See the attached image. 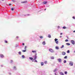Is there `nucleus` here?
Listing matches in <instances>:
<instances>
[{
    "label": "nucleus",
    "instance_id": "nucleus-19",
    "mask_svg": "<svg viewBox=\"0 0 75 75\" xmlns=\"http://www.w3.org/2000/svg\"><path fill=\"white\" fill-rule=\"evenodd\" d=\"M48 37H49V38H51V35H48Z\"/></svg>",
    "mask_w": 75,
    "mask_h": 75
},
{
    "label": "nucleus",
    "instance_id": "nucleus-42",
    "mask_svg": "<svg viewBox=\"0 0 75 75\" xmlns=\"http://www.w3.org/2000/svg\"><path fill=\"white\" fill-rule=\"evenodd\" d=\"M35 56H36V55H37V53H35Z\"/></svg>",
    "mask_w": 75,
    "mask_h": 75
},
{
    "label": "nucleus",
    "instance_id": "nucleus-9",
    "mask_svg": "<svg viewBox=\"0 0 75 75\" xmlns=\"http://www.w3.org/2000/svg\"><path fill=\"white\" fill-rule=\"evenodd\" d=\"M29 59H30L31 61H32V60H34L33 58V57H30L29 58Z\"/></svg>",
    "mask_w": 75,
    "mask_h": 75
},
{
    "label": "nucleus",
    "instance_id": "nucleus-27",
    "mask_svg": "<svg viewBox=\"0 0 75 75\" xmlns=\"http://www.w3.org/2000/svg\"><path fill=\"white\" fill-rule=\"evenodd\" d=\"M51 59H54V57H51Z\"/></svg>",
    "mask_w": 75,
    "mask_h": 75
},
{
    "label": "nucleus",
    "instance_id": "nucleus-12",
    "mask_svg": "<svg viewBox=\"0 0 75 75\" xmlns=\"http://www.w3.org/2000/svg\"><path fill=\"white\" fill-rule=\"evenodd\" d=\"M47 3V2H44L43 3V4H46Z\"/></svg>",
    "mask_w": 75,
    "mask_h": 75
},
{
    "label": "nucleus",
    "instance_id": "nucleus-22",
    "mask_svg": "<svg viewBox=\"0 0 75 75\" xmlns=\"http://www.w3.org/2000/svg\"><path fill=\"white\" fill-rule=\"evenodd\" d=\"M22 58H24V55H22Z\"/></svg>",
    "mask_w": 75,
    "mask_h": 75
},
{
    "label": "nucleus",
    "instance_id": "nucleus-13",
    "mask_svg": "<svg viewBox=\"0 0 75 75\" xmlns=\"http://www.w3.org/2000/svg\"><path fill=\"white\" fill-rule=\"evenodd\" d=\"M42 44L43 45H45V42H43Z\"/></svg>",
    "mask_w": 75,
    "mask_h": 75
},
{
    "label": "nucleus",
    "instance_id": "nucleus-11",
    "mask_svg": "<svg viewBox=\"0 0 75 75\" xmlns=\"http://www.w3.org/2000/svg\"><path fill=\"white\" fill-rule=\"evenodd\" d=\"M60 75H64V74H63V73L62 72H60Z\"/></svg>",
    "mask_w": 75,
    "mask_h": 75
},
{
    "label": "nucleus",
    "instance_id": "nucleus-41",
    "mask_svg": "<svg viewBox=\"0 0 75 75\" xmlns=\"http://www.w3.org/2000/svg\"><path fill=\"white\" fill-rule=\"evenodd\" d=\"M58 28H59V26H58Z\"/></svg>",
    "mask_w": 75,
    "mask_h": 75
},
{
    "label": "nucleus",
    "instance_id": "nucleus-23",
    "mask_svg": "<svg viewBox=\"0 0 75 75\" xmlns=\"http://www.w3.org/2000/svg\"><path fill=\"white\" fill-rule=\"evenodd\" d=\"M63 29H65L66 28V27L64 26L63 27Z\"/></svg>",
    "mask_w": 75,
    "mask_h": 75
},
{
    "label": "nucleus",
    "instance_id": "nucleus-44",
    "mask_svg": "<svg viewBox=\"0 0 75 75\" xmlns=\"http://www.w3.org/2000/svg\"><path fill=\"white\" fill-rule=\"evenodd\" d=\"M35 62H37V61L36 60H35Z\"/></svg>",
    "mask_w": 75,
    "mask_h": 75
},
{
    "label": "nucleus",
    "instance_id": "nucleus-43",
    "mask_svg": "<svg viewBox=\"0 0 75 75\" xmlns=\"http://www.w3.org/2000/svg\"><path fill=\"white\" fill-rule=\"evenodd\" d=\"M11 62H13V60H11Z\"/></svg>",
    "mask_w": 75,
    "mask_h": 75
},
{
    "label": "nucleus",
    "instance_id": "nucleus-51",
    "mask_svg": "<svg viewBox=\"0 0 75 75\" xmlns=\"http://www.w3.org/2000/svg\"><path fill=\"white\" fill-rule=\"evenodd\" d=\"M55 75H56V73H55Z\"/></svg>",
    "mask_w": 75,
    "mask_h": 75
},
{
    "label": "nucleus",
    "instance_id": "nucleus-24",
    "mask_svg": "<svg viewBox=\"0 0 75 75\" xmlns=\"http://www.w3.org/2000/svg\"><path fill=\"white\" fill-rule=\"evenodd\" d=\"M65 42H68V39H66L65 40Z\"/></svg>",
    "mask_w": 75,
    "mask_h": 75
},
{
    "label": "nucleus",
    "instance_id": "nucleus-48",
    "mask_svg": "<svg viewBox=\"0 0 75 75\" xmlns=\"http://www.w3.org/2000/svg\"><path fill=\"white\" fill-rule=\"evenodd\" d=\"M45 11L46 10V9H45Z\"/></svg>",
    "mask_w": 75,
    "mask_h": 75
},
{
    "label": "nucleus",
    "instance_id": "nucleus-34",
    "mask_svg": "<svg viewBox=\"0 0 75 75\" xmlns=\"http://www.w3.org/2000/svg\"><path fill=\"white\" fill-rule=\"evenodd\" d=\"M25 3V1L22 2H21V3Z\"/></svg>",
    "mask_w": 75,
    "mask_h": 75
},
{
    "label": "nucleus",
    "instance_id": "nucleus-14",
    "mask_svg": "<svg viewBox=\"0 0 75 75\" xmlns=\"http://www.w3.org/2000/svg\"><path fill=\"white\" fill-rule=\"evenodd\" d=\"M56 48V50H58V49H59V47H58L56 46L55 47Z\"/></svg>",
    "mask_w": 75,
    "mask_h": 75
},
{
    "label": "nucleus",
    "instance_id": "nucleus-20",
    "mask_svg": "<svg viewBox=\"0 0 75 75\" xmlns=\"http://www.w3.org/2000/svg\"><path fill=\"white\" fill-rule=\"evenodd\" d=\"M44 63L45 64H47V61H46Z\"/></svg>",
    "mask_w": 75,
    "mask_h": 75
},
{
    "label": "nucleus",
    "instance_id": "nucleus-6",
    "mask_svg": "<svg viewBox=\"0 0 75 75\" xmlns=\"http://www.w3.org/2000/svg\"><path fill=\"white\" fill-rule=\"evenodd\" d=\"M34 59H33V60H35V59H37V56H34Z\"/></svg>",
    "mask_w": 75,
    "mask_h": 75
},
{
    "label": "nucleus",
    "instance_id": "nucleus-35",
    "mask_svg": "<svg viewBox=\"0 0 75 75\" xmlns=\"http://www.w3.org/2000/svg\"><path fill=\"white\" fill-rule=\"evenodd\" d=\"M73 19H75V17H74V16H73Z\"/></svg>",
    "mask_w": 75,
    "mask_h": 75
},
{
    "label": "nucleus",
    "instance_id": "nucleus-2",
    "mask_svg": "<svg viewBox=\"0 0 75 75\" xmlns=\"http://www.w3.org/2000/svg\"><path fill=\"white\" fill-rule=\"evenodd\" d=\"M49 51L50 52H54V50L52 49H49Z\"/></svg>",
    "mask_w": 75,
    "mask_h": 75
},
{
    "label": "nucleus",
    "instance_id": "nucleus-5",
    "mask_svg": "<svg viewBox=\"0 0 75 75\" xmlns=\"http://www.w3.org/2000/svg\"><path fill=\"white\" fill-rule=\"evenodd\" d=\"M65 54H66V53H65V52H62V54L63 55H65Z\"/></svg>",
    "mask_w": 75,
    "mask_h": 75
},
{
    "label": "nucleus",
    "instance_id": "nucleus-15",
    "mask_svg": "<svg viewBox=\"0 0 75 75\" xmlns=\"http://www.w3.org/2000/svg\"><path fill=\"white\" fill-rule=\"evenodd\" d=\"M41 65L42 66H43V65H44V63L43 62H42L41 63Z\"/></svg>",
    "mask_w": 75,
    "mask_h": 75
},
{
    "label": "nucleus",
    "instance_id": "nucleus-46",
    "mask_svg": "<svg viewBox=\"0 0 75 75\" xmlns=\"http://www.w3.org/2000/svg\"><path fill=\"white\" fill-rule=\"evenodd\" d=\"M30 14H28V16H30Z\"/></svg>",
    "mask_w": 75,
    "mask_h": 75
},
{
    "label": "nucleus",
    "instance_id": "nucleus-17",
    "mask_svg": "<svg viewBox=\"0 0 75 75\" xmlns=\"http://www.w3.org/2000/svg\"><path fill=\"white\" fill-rule=\"evenodd\" d=\"M64 45H62V47H61V48H64Z\"/></svg>",
    "mask_w": 75,
    "mask_h": 75
},
{
    "label": "nucleus",
    "instance_id": "nucleus-31",
    "mask_svg": "<svg viewBox=\"0 0 75 75\" xmlns=\"http://www.w3.org/2000/svg\"><path fill=\"white\" fill-rule=\"evenodd\" d=\"M64 63H66V62H67V61L65 60H64Z\"/></svg>",
    "mask_w": 75,
    "mask_h": 75
},
{
    "label": "nucleus",
    "instance_id": "nucleus-3",
    "mask_svg": "<svg viewBox=\"0 0 75 75\" xmlns=\"http://www.w3.org/2000/svg\"><path fill=\"white\" fill-rule=\"evenodd\" d=\"M71 42L72 43V44H73V45H74L75 44V41L73 40H71Z\"/></svg>",
    "mask_w": 75,
    "mask_h": 75
},
{
    "label": "nucleus",
    "instance_id": "nucleus-39",
    "mask_svg": "<svg viewBox=\"0 0 75 75\" xmlns=\"http://www.w3.org/2000/svg\"><path fill=\"white\" fill-rule=\"evenodd\" d=\"M62 37V36H60V37H59V38H61Z\"/></svg>",
    "mask_w": 75,
    "mask_h": 75
},
{
    "label": "nucleus",
    "instance_id": "nucleus-32",
    "mask_svg": "<svg viewBox=\"0 0 75 75\" xmlns=\"http://www.w3.org/2000/svg\"><path fill=\"white\" fill-rule=\"evenodd\" d=\"M40 38H43V37H42V36H40Z\"/></svg>",
    "mask_w": 75,
    "mask_h": 75
},
{
    "label": "nucleus",
    "instance_id": "nucleus-29",
    "mask_svg": "<svg viewBox=\"0 0 75 75\" xmlns=\"http://www.w3.org/2000/svg\"><path fill=\"white\" fill-rule=\"evenodd\" d=\"M64 74H67V71H65V72H64Z\"/></svg>",
    "mask_w": 75,
    "mask_h": 75
},
{
    "label": "nucleus",
    "instance_id": "nucleus-37",
    "mask_svg": "<svg viewBox=\"0 0 75 75\" xmlns=\"http://www.w3.org/2000/svg\"><path fill=\"white\" fill-rule=\"evenodd\" d=\"M22 45H24V43H22Z\"/></svg>",
    "mask_w": 75,
    "mask_h": 75
},
{
    "label": "nucleus",
    "instance_id": "nucleus-18",
    "mask_svg": "<svg viewBox=\"0 0 75 75\" xmlns=\"http://www.w3.org/2000/svg\"><path fill=\"white\" fill-rule=\"evenodd\" d=\"M21 52H18V54L19 55H21Z\"/></svg>",
    "mask_w": 75,
    "mask_h": 75
},
{
    "label": "nucleus",
    "instance_id": "nucleus-28",
    "mask_svg": "<svg viewBox=\"0 0 75 75\" xmlns=\"http://www.w3.org/2000/svg\"><path fill=\"white\" fill-rule=\"evenodd\" d=\"M23 52H25V51H26V50H22Z\"/></svg>",
    "mask_w": 75,
    "mask_h": 75
},
{
    "label": "nucleus",
    "instance_id": "nucleus-4",
    "mask_svg": "<svg viewBox=\"0 0 75 75\" xmlns=\"http://www.w3.org/2000/svg\"><path fill=\"white\" fill-rule=\"evenodd\" d=\"M69 65L70 66H72L73 65V63L72 62H70Z\"/></svg>",
    "mask_w": 75,
    "mask_h": 75
},
{
    "label": "nucleus",
    "instance_id": "nucleus-26",
    "mask_svg": "<svg viewBox=\"0 0 75 75\" xmlns=\"http://www.w3.org/2000/svg\"><path fill=\"white\" fill-rule=\"evenodd\" d=\"M5 43H8V42L6 40H5Z\"/></svg>",
    "mask_w": 75,
    "mask_h": 75
},
{
    "label": "nucleus",
    "instance_id": "nucleus-33",
    "mask_svg": "<svg viewBox=\"0 0 75 75\" xmlns=\"http://www.w3.org/2000/svg\"><path fill=\"white\" fill-rule=\"evenodd\" d=\"M25 49L26 50V48H27V46H25Z\"/></svg>",
    "mask_w": 75,
    "mask_h": 75
},
{
    "label": "nucleus",
    "instance_id": "nucleus-40",
    "mask_svg": "<svg viewBox=\"0 0 75 75\" xmlns=\"http://www.w3.org/2000/svg\"><path fill=\"white\" fill-rule=\"evenodd\" d=\"M18 38V36H17L16 37V38Z\"/></svg>",
    "mask_w": 75,
    "mask_h": 75
},
{
    "label": "nucleus",
    "instance_id": "nucleus-21",
    "mask_svg": "<svg viewBox=\"0 0 75 75\" xmlns=\"http://www.w3.org/2000/svg\"><path fill=\"white\" fill-rule=\"evenodd\" d=\"M64 59H67V56H66L65 57H64Z\"/></svg>",
    "mask_w": 75,
    "mask_h": 75
},
{
    "label": "nucleus",
    "instance_id": "nucleus-8",
    "mask_svg": "<svg viewBox=\"0 0 75 75\" xmlns=\"http://www.w3.org/2000/svg\"><path fill=\"white\" fill-rule=\"evenodd\" d=\"M32 52L33 53H36L37 52V51L36 50H33L32 51Z\"/></svg>",
    "mask_w": 75,
    "mask_h": 75
},
{
    "label": "nucleus",
    "instance_id": "nucleus-1",
    "mask_svg": "<svg viewBox=\"0 0 75 75\" xmlns=\"http://www.w3.org/2000/svg\"><path fill=\"white\" fill-rule=\"evenodd\" d=\"M57 40H58V39H57V38H55L54 39L55 41H56L55 42H56V44H58V41H57Z\"/></svg>",
    "mask_w": 75,
    "mask_h": 75
},
{
    "label": "nucleus",
    "instance_id": "nucleus-45",
    "mask_svg": "<svg viewBox=\"0 0 75 75\" xmlns=\"http://www.w3.org/2000/svg\"><path fill=\"white\" fill-rule=\"evenodd\" d=\"M73 33H75V30H74V31H73Z\"/></svg>",
    "mask_w": 75,
    "mask_h": 75
},
{
    "label": "nucleus",
    "instance_id": "nucleus-47",
    "mask_svg": "<svg viewBox=\"0 0 75 75\" xmlns=\"http://www.w3.org/2000/svg\"><path fill=\"white\" fill-rule=\"evenodd\" d=\"M2 1H4V0H1Z\"/></svg>",
    "mask_w": 75,
    "mask_h": 75
},
{
    "label": "nucleus",
    "instance_id": "nucleus-50",
    "mask_svg": "<svg viewBox=\"0 0 75 75\" xmlns=\"http://www.w3.org/2000/svg\"><path fill=\"white\" fill-rule=\"evenodd\" d=\"M69 38L68 37H67V39H69Z\"/></svg>",
    "mask_w": 75,
    "mask_h": 75
},
{
    "label": "nucleus",
    "instance_id": "nucleus-49",
    "mask_svg": "<svg viewBox=\"0 0 75 75\" xmlns=\"http://www.w3.org/2000/svg\"><path fill=\"white\" fill-rule=\"evenodd\" d=\"M16 68V67H14V68Z\"/></svg>",
    "mask_w": 75,
    "mask_h": 75
},
{
    "label": "nucleus",
    "instance_id": "nucleus-36",
    "mask_svg": "<svg viewBox=\"0 0 75 75\" xmlns=\"http://www.w3.org/2000/svg\"><path fill=\"white\" fill-rule=\"evenodd\" d=\"M8 5H9V6H11V4H8Z\"/></svg>",
    "mask_w": 75,
    "mask_h": 75
},
{
    "label": "nucleus",
    "instance_id": "nucleus-10",
    "mask_svg": "<svg viewBox=\"0 0 75 75\" xmlns=\"http://www.w3.org/2000/svg\"><path fill=\"white\" fill-rule=\"evenodd\" d=\"M0 57H1V58H3L4 57V56L3 54H1L0 55Z\"/></svg>",
    "mask_w": 75,
    "mask_h": 75
},
{
    "label": "nucleus",
    "instance_id": "nucleus-38",
    "mask_svg": "<svg viewBox=\"0 0 75 75\" xmlns=\"http://www.w3.org/2000/svg\"><path fill=\"white\" fill-rule=\"evenodd\" d=\"M60 35H62V33H60Z\"/></svg>",
    "mask_w": 75,
    "mask_h": 75
},
{
    "label": "nucleus",
    "instance_id": "nucleus-16",
    "mask_svg": "<svg viewBox=\"0 0 75 75\" xmlns=\"http://www.w3.org/2000/svg\"><path fill=\"white\" fill-rule=\"evenodd\" d=\"M66 44L67 45H70V44H69V43H67Z\"/></svg>",
    "mask_w": 75,
    "mask_h": 75
},
{
    "label": "nucleus",
    "instance_id": "nucleus-7",
    "mask_svg": "<svg viewBox=\"0 0 75 75\" xmlns=\"http://www.w3.org/2000/svg\"><path fill=\"white\" fill-rule=\"evenodd\" d=\"M58 61H59V62H61L62 60L61 59H57Z\"/></svg>",
    "mask_w": 75,
    "mask_h": 75
},
{
    "label": "nucleus",
    "instance_id": "nucleus-25",
    "mask_svg": "<svg viewBox=\"0 0 75 75\" xmlns=\"http://www.w3.org/2000/svg\"><path fill=\"white\" fill-rule=\"evenodd\" d=\"M11 10H12V11H13V10H14V8H11Z\"/></svg>",
    "mask_w": 75,
    "mask_h": 75
},
{
    "label": "nucleus",
    "instance_id": "nucleus-30",
    "mask_svg": "<svg viewBox=\"0 0 75 75\" xmlns=\"http://www.w3.org/2000/svg\"><path fill=\"white\" fill-rule=\"evenodd\" d=\"M67 53H69V50H68L67 52Z\"/></svg>",
    "mask_w": 75,
    "mask_h": 75
}]
</instances>
